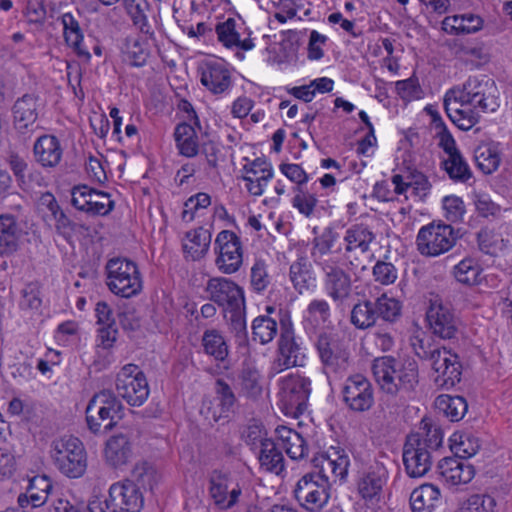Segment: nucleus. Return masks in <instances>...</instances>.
<instances>
[{
  "label": "nucleus",
  "mask_w": 512,
  "mask_h": 512,
  "mask_svg": "<svg viewBox=\"0 0 512 512\" xmlns=\"http://www.w3.org/2000/svg\"><path fill=\"white\" fill-rule=\"evenodd\" d=\"M246 305L243 303L238 308H232L225 312L229 314L228 325L231 333L235 336L238 345H245L248 340V332L245 319Z\"/></svg>",
  "instance_id": "obj_48"
},
{
  "label": "nucleus",
  "mask_w": 512,
  "mask_h": 512,
  "mask_svg": "<svg viewBox=\"0 0 512 512\" xmlns=\"http://www.w3.org/2000/svg\"><path fill=\"white\" fill-rule=\"evenodd\" d=\"M38 96L24 94L18 98L12 108L14 127L21 134L32 131V127L38 119Z\"/></svg>",
  "instance_id": "obj_28"
},
{
  "label": "nucleus",
  "mask_w": 512,
  "mask_h": 512,
  "mask_svg": "<svg viewBox=\"0 0 512 512\" xmlns=\"http://www.w3.org/2000/svg\"><path fill=\"white\" fill-rule=\"evenodd\" d=\"M11 212L0 214V255L10 256L18 251L22 238V228L18 222L23 206L15 204Z\"/></svg>",
  "instance_id": "obj_22"
},
{
  "label": "nucleus",
  "mask_w": 512,
  "mask_h": 512,
  "mask_svg": "<svg viewBox=\"0 0 512 512\" xmlns=\"http://www.w3.org/2000/svg\"><path fill=\"white\" fill-rule=\"evenodd\" d=\"M441 166L454 182L466 183L472 177V171L461 152L448 156Z\"/></svg>",
  "instance_id": "obj_44"
},
{
  "label": "nucleus",
  "mask_w": 512,
  "mask_h": 512,
  "mask_svg": "<svg viewBox=\"0 0 512 512\" xmlns=\"http://www.w3.org/2000/svg\"><path fill=\"white\" fill-rule=\"evenodd\" d=\"M260 468L280 475L285 470V460L277 444L269 438L261 439L258 453Z\"/></svg>",
  "instance_id": "obj_36"
},
{
  "label": "nucleus",
  "mask_w": 512,
  "mask_h": 512,
  "mask_svg": "<svg viewBox=\"0 0 512 512\" xmlns=\"http://www.w3.org/2000/svg\"><path fill=\"white\" fill-rule=\"evenodd\" d=\"M388 479V471L383 463L374 462L358 477L357 491L366 502H378Z\"/></svg>",
  "instance_id": "obj_23"
},
{
  "label": "nucleus",
  "mask_w": 512,
  "mask_h": 512,
  "mask_svg": "<svg viewBox=\"0 0 512 512\" xmlns=\"http://www.w3.org/2000/svg\"><path fill=\"white\" fill-rule=\"evenodd\" d=\"M374 303L377 318L388 322H394L401 314V304L398 300L382 294Z\"/></svg>",
  "instance_id": "obj_52"
},
{
  "label": "nucleus",
  "mask_w": 512,
  "mask_h": 512,
  "mask_svg": "<svg viewBox=\"0 0 512 512\" xmlns=\"http://www.w3.org/2000/svg\"><path fill=\"white\" fill-rule=\"evenodd\" d=\"M214 32L219 43L227 49L249 51L255 46L251 38L252 32L240 15L219 21Z\"/></svg>",
  "instance_id": "obj_15"
},
{
  "label": "nucleus",
  "mask_w": 512,
  "mask_h": 512,
  "mask_svg": "<svg viewBox=\"0 0 512 512\" xmlns=\"http://www.w3.org/2000/svg\"><path fill=\"white\" fill-rule=\"evenodd\" d=\"M304 360L305 353L295 337L290 318H282L276 356L269 367L268 376L275 377L286 369L303 366Z\"/></svg>",
  "instance_id": "obj_7"
},
{
  "label": "nucleus",
  "mask_w": 512,
  "mask_h": 512,
  "mask_svg": "<svg viewBox=\"0 0 512 512\" xmlns=\"http://www.w3.org/2000/svg\"><path fill=\"white\" fill-rule=\"evenodd\" d=\"M500 145L496 142L480 144L474 152L478 168L485 174L496 171L501 163Z\"/></svg>",
  "instance_id": "obj_41"
},
{
  "label": "nucleus",
  "mask_w": 512,
  "mask_h": 512,
  "mask_svg": "<svg viewBox=\"0 0 512 512\" xmlns=\"http://www.w3.org/2000/svg\"><path fill=\"white\" fill-rule=\"evenodd\" d=\"M50 457L58 471L68 478L83 476L87 468V454L83 443L76 437L64 436L50 446Z\"/></svg>",
  "instance_id": "obj_6"
},
{
  "label": "nucleus",
  "mask_w": 512,
  "mask_h": 512,
  "mask_svg": "<svg viewBox=\"0 0 512 512\" xmlns=\"http://www.w3.org/2000/svg\"><path fill=\"white\" fill-rule=\"evenodd\" d=\"M205 292L208 299L224 311L238 308L245 303L244 290L236 282L225 277H213L207 281Z\"/></svg>",
  "instance_id": "obj_18"
},
{
  "label": "nucleus",
  "mask_w": 512,
  "mask_h": 512,
  "mask_svg": "<svg viewBox=\"0 0 512 512\" xmlns=\"http://www.w3.org/2000/svg\"><path fill=\"white\" fill-rule=\"evenodd\" d=\"M116 391L131 406H141L149 396L144 373L135 364H127L116 377Z\"/></svg>",
  "instance_id": "obj_13"
},
{
  "label": "nucleus",
  "mask_w": 512,
  "mask_h": 512,
  "mask_svg": "<svg viewBox=\"0 0 512 512\" xmlns=\"http://www.w3.org/2000/svg\"><path fill=\"white\" fill-rule=\"evenodd\" d=\"M436 408L452 422L461 420L467 412L468 404L461 396L439 395L435 400Z\"/></svg>",
  "instance_id": "obj_42"
},
{
  "label": "nucleus",
  "mask_w": 512,
  "mask_h": 512,
  "mask_svg": "<svg viewBox=\"0 0 512 512\" xmlns=\"http://www.w3.org/2000/svg\"><path fill=\"white\" fill-rule=\"evenodd\" d=\"M115 206L111 195L107 192L95 190L93 197L89 198V204L86 213L91 215L106 216Z\"/></svg>",
  "instance_id": "obj_54"
},
{
  "label": "nucleus",
  "mask_w": 512,
  "mask_h": 512,
  "mask_svg": "<svg viewBox=\"0 0 512 512\" xmlns=\"http://www.w3.org/2000/svg\"><path fill=\"white\" fill-rule=\"evenodd\" d=\"M311 393V381L299 374H289L280 380V396L285 408L302 414Z\"/></svg>",
  "instance_id": "obj_17"
},
{
  "label": "nucleus",
  "mask_w": 512,
  "mask_h": 512,
  "mask_svg": "<svg viewBox=\"0 0 512 512\" xmlns=\"http://www.w3.org/2000/svg\"><path fill=\"white\" fill-rule=\"evenodd\" d=\"M313 463L314 467L318 469V473L332 483L337 479L344 480L346 478L350 459L344 448L331 446L328 450L319 453L313 459Z\"/></svg>",
  "instance_id": "obj_19"
},
{
  "label": "nucleus",
  "mask_w": 512,
  "mask_h": 512,
  "mask_svg": "<svg viewBox=\"0 0 512 512\" xmlns=\"http://www.w3.org/2000/svg\"><path fill=\"white\" fill-rule=\"evenodd\" d=\"M144 498L139 487L129 480L112 484L108 498L95 497L89 501L90 512H140Z\"/></svg>",
  "instance_id": "obj_5"
},
{
  "label": "nucleus",
  "mask_w": 512,
  "mask_h": 512,
  "mask_svg": "<svg viewBox=\"0 0 512 512\" xmlns=\"http://www.w3.org/2000/svg\"><path fill=\"white\" fill-rule=\"evenodd\" d=\"M375 240V234L365 224L350 226L344 236L345 253L350 258L352 253L365 254L370 249V244Z\"/></svg>",
  "instance_id": "obj_35"
},
{
  "label": "nucleus",
  "mask_w": 512,
  "mask_h": 512,
  "mask_svg": "<svg viewBox=\"0 0 512 512\" xmlns=\"http://www.w3.org/2000/svg\"><path fill=\"white\" fill-rule=\"evenodd\" d=\"M415 354L430 363L435 385L444 390L453 388L461 380L462 365L458 355L445 347L432 344L430 339L420 334L411 337Z\"/></svg>",
  "instance_id": "obj_4"
},
{
  "label": "nucleus",
  "mask_w": 512,
  "mask_h": 512,
  "mask_svg": "<svg viewBox=\"0 0 512 512\" xmlns=\"http://www.w3.org/2000/svg\"><path fill=\"white\" fill-rule=\"evenodd\" d=\"M294 193L295 195L292 199V206L306 218L314 216L315 208L318 203V199L315 194L305 190L303 186H296L294 188Z\"/></svg>",
  "instance_id": "obj_51"
},
{
  "label": "nucleus",
  "mask_w": 512,
  "mask_h": 512,
  "mask_svg": "<svg viewBox=\"0 0 512 512\" xmlns=\"http://www.w3.org/2000/svg\"><path fill=\"white\" fill-rule=\"evenodd\" d=\"M271 283L267 265L263 260H257L250 270V284L254 292L263 293Z\"/></svg>",
  "instance_id": "obj_55"
},
{
  "label": "nucleus",
  "mask_w": 512,
  "mask_h": 512,
  "mask_svg": "<svg viewBox=\"0 0 512 512\" xmlns=\"http://www.w3.org/2000/svg\"><path fill=\"white\" fill-rule=\"evenodd\" d=\"M437 472L442 481L451 486L467 484L475 475V469L471 464L455 457L440 460Z\"/></svg>",
  "instance_id": "obj_27"
},
{
  "label": "nucleus",
  "mask_w": 512,
  "mask_h": 512,
  "mask_svg": "<svg viewBox=\"0 0 512 512\" xmlns=\"http://www.w3.org/2000/svg\"><path fill=\"white\" fill-rule=\"evenodd\" d=\"M326 294L334 302H343L349 298L352 290L350 275L343 270L339 263L321 269Z\"/></svg>",
  "instance_id": "obj_24"
},
{
  "label": "nucleus",
  "mask_w": 512,
  "mask_h": 512,
  "mask_svg": "<svg viewBox=\"0 0 512 512\" xmlns=\"http://www.w3.org/2000/svg\"><path fill=\"white\" fill-rule=\"evenodd\" d=\"M439 500L440 490L431 483L419 486L410 495V505L413 512H433Z\"/></svg>",
  "instance_id": "obj_40"
},
{
  "label": "nucleus",
  "mask_w": 512,
  "mask_h": 512,
  "mask_svg": "<svg viewBox=\"0 0 512 512\" xmlns=\"http://www.w3.org/2000/svg\"><path fill=\"white\" fill-rule=\"evenodd\" d=\"M201 83L212 93L221 94L231 86V75L221 62L209 61L202 66Z\"/></svg>",
  "instance_id": "obj_31"
},
{
  "label": "nucleus",
  "mask_w": 512,
  "mask_h": 512,
  "mask_svg": "<svg viewBox=\"0 0 512 512\" xmlns=\"http://www.w3.org/2000/svg\"><path fill=\"white\" fill-rule=\"evenodd\" d=\"M496 500L488 494L471 495L463 504V512H494Z\"/></svg>",
  "instance_id": "obj_57"
},
{
  "label": "nucleus",
  "mask_w": 512,
  "mask_h": 512,
  "mask_svg": "<svg viewBox=\"0 0 512 512\" xmlns=\"http://www.w3.org/2000/svg\"><path fill=\"white\" fill-rule=\"evenodd\" d=\"M426 319L432 333L441 339H452L458 331L452 310L438 296L430 299Z\"/></svg>",
  "instance_id": "obj_21"
},
{
  "label": "nucleus",
  "mask_w": 512,
  "mask_h": 512,
  "mask_svg": "<svg viewBox=\"0 0 512 512\" xmlns=\"http://www.w3.org/2000/svg\"><path fill=\"white\" fill-rule=\"evenodd\" d=\"M495 90L490 79L468 78L462 88H452L445 93L443 105L447 116L459 129H471L483 113L494 112L499 107Z\"/></svg>",
  "instance_id": "obj_1"
},
{
  "label": "nucleus",
  "mask_w": 512,
  "mask_h": 512,
  "mask_svg": "<svg viewBox=\"0 0 512 512\" xmlns=\"http://www.w3.org/2000/svg\"><path fill=\"white\" fill-rule=\"evenodd\" d=\"M211 204V198L208 194L200 192L196 195L191 196L184 203V210L182 212V219L184 221H192L194 219V213L198 209L207 208Z\"/></svg>",
  "instance_id": "obj_59"
},
{
  "label": "nucleus",
  "mask_w": 512,
  "mask_h": 512,
  "mask_svg": "<svg viewBox=\"0 0 512 512\" xmlns=\"http://www.w3.org/2000/svg\"><path fill=\"white\" fill-rule=\"evenodd\" d=\"M149 3L148 1H144L132 9L127 10V14L130 16L133 25L137 27L141 33L146 35H152L153 30L151 25L149 24L147 12L149 11Z\"/></svg>",
  "instance_id": "obj_58"
},
{
  "label": "nucleus",
  "mask_w": 512,
  "mask_h": 512,
  "mask_svg": "<svg viewBox=\"0 0 512 512\" xmlns=\"http://www.w3.org/2000/svg\"><path fill=\"white\" fill-rule=\"evenodd\" d=\"M450 22H459L458 25H453L450 34H471L476 33L483 27V19L474 14H463L446 17L442 24L447 25Z\"/></svg>",
  "instance_id": "obj_46"
},
{
  "label": "nucleus",
  "mask_w": 512,
  "mask_h": 512,
  "mask_svg": "<svg viewBox=\"0 0 512 512\" xmlns=\"http://www.w3.org/2000/svg\"><path fill=\"white\" fill-rule=\"evenodd\" d=\"M454 228L447 224L431 223L423 226L416 236L419 253L426 257H436L449 251L456 244Z\"/></svg>",
  "instance_id": "obj_11"
},
{
  "label": "nucleus",
  "mask_w": 512,
  "mask_h": 512,
  "mask_svg": "<svg viewBox=\"0 0 512 512\" xmlns=\"http://www.w3.org/2000/svg\"><path fill=\"white\" fill-rule=\"evenodd\" d=\"M289 279L294 289L303 294L316 287V276L312 265L305 256H300L290 265Z\"/></svg>",
  "instance_id": "obj_34"
},
{
  "label": "nucleus",
  "mask_w": 512,
  "mask_h": 512,
  "mask_svg": "<svg viewBox=\"0 0 512 512\" xmlns=\"http://www.w3.org/2000/svg\"><path fill=\"white\" fill-rule=\"evenodd\" d=\"M372 373L380 389L391 396L406 401L419 383L418 365L415 360L398 362L391 356L376 358Z\"/></svg>",
  "instance_id": "obj_3"
},
{
  "label": "nucleus",
  "mask_w": 512,
  "mask_h": 512,
  "mask_svg": "<svg viewBox=\"0 0 512 512\" xmlns=\"http://www.w3.org/2000/svg\"><path fill=\"white\" fill-rule=\"evenodd\" d=\"M208 482L209 496L219 509L229 510L237 504L245 503L241 486L234 483L227 473L214 470Z\"/></svg>",
  "instance_id": "obj_16"
},
{
  "label": "nucleus",
  "mask_w": 512,
  "mask_h": 512,
  "mask_svg": "<svg viewBox=\"0 0 512 512\" xmlns=\"http://www.w3.org/2000/svg\"><path fill=\"white\" fill-rule=\"evenodd\" d=\"M422 431L406 437L402 459L406 474L411 478L426 475L432 467L435 454L443 448V431L433 423L422 421Z\"/></svg>",
  "instance_id": "obj_2"
},
{
  "label": "nucleus",
  "mask_w": 512,
  "mask_h": 512,
  "mask_svg": "<svg viewBox=\"0 0 512 512\" xmlns=\"http://www.w3.org/2000/svg\"><path fill=\"white\" fill-rule=\"evenodd\" d=\"M279 445L292 460H301L308 455L305 439L295 430L279 426L275 430Z\"/></svg>",
  "instance_id": "obj_38"
},
{
  "label": "nucleus",
  "mask_w": 512,
  "mask_h": 512,
  "mask_svg": "<svg viewBox=\"0 0 512 512\" xmlns=\"http://www.w3.org/2000/svg\"><path fill=\"white\" fill-rule=\"evenodd\" d=\"M325 374L341 377L349 367V352L336 334L321 332L315 343Z\"/></svg>",
  "instance_id": "obj_9"
},
{
  "label": "nucleus",
  "mask_w": 512,
  "mask_h": 512,
  "mask_svg": "<svg viewBox=\"0 0 512 512\" xmlns=\"http://www.w3.org/2000/svg\"><path fill=\"white\" fill-rule=\"evenodd\" d=\"M450 440L452 449L461 458H469L475 455L480 448L478 439L469 433H454Z\"/></svg>",
  "instance_id": "obj_50"
},
{
  "label": "nucleus",
  "mask_w": 512,
  "mask_h": 512,
  "mask_svg": "<svg viewBox=\"0 0 512 512\" xmlns=\"http://www.w3.org/2000/svg\"><path fill=\"white\" fill-rule=\"evenodd\" d=\"M243 170L245 175L242 179L246 182L247 191L253 196H261L274 175L271 164L259 157L244 165Z\"/></svg>",
  "instance_id": "obj_26"
},
{
  "label": "nucleus",
  "mask_w": 512,
  "mask_h": 512,
  "mask_svg": "<svg viewBox=\"0 0 512 512\" xmlns=\"http://www.w3.org/2000/svg\"><path fill=\"white\" fill-rule=\"evenodd\" d=\"M240 385L242 392L249 398H256L262 393L261 376L259 371L252 366H244L241 370Z\"/></svg>",
  "instance_id": "obj_49"
},
{
  "label": "nucleus",
  "mask_w": 512,
  "mask_h": 512,
  "mask_svg": "<svg viewBox=\"0 0 512 512\" xmlns=\"http://www.w3.org/2000/svg\"><path fill=\"white\" fill-rule=\"evenodd\" d=\"M373 276L375 281L389 285L397 279V269L392 263L378 261L373 267Z\"/></svg>",
  "instance_id": "obj_64"
},
{
  "label": "nucleus",
  "mask_w": 512,
  "mask_h": 512,
  "mask_svg": "<svg viewBox=\"0 0 512 512\" xmlns=\"http://www.w3.org/2000/svg\"><path fill=\"white\" fill-rule=\"evenodd\" d=\"M201 348L205 355L217 363H226L229 356V346L223 333L216 329H206L201 337Z\"/></svg>",
  "instance_id": "obj_37"
},
{
  "label": "nucleus",
  "mask_w": 512,
  "mask_h": 512,
  "mask_svg": "<svg viewBox=\"0 0 512 512\" xmlns=\"http://www.w3.org/2000/svg\"><path fill=\"white\" fill-rule=\"evenodd\" d=\"M500 241V235L493 229L485 227L477 233L478 247L485 254H493Z\"/></svg>",
  "instance_id": "obj_61"
},
{
  "label": "nucleus",
  "mask_w": 512,
  "mask_h": 512,
  "mask_svg": "<svg viewBox=\"0 0 512 512\" xmlns=\"http://www.w3.org/2000/svg\"><path fill=\"white\" fill-rule=\"evenodd\" d=\"M211 238V232L204 227L186 232L182 245L185 257L192 261H198L205 257L209 251Z\"/></svg>",
  "instance_id": "obj_32"
},
{
  "label": "nucleus",
  "mask_w": 512,
  "mask_h": 512,
  "mask_svg": "<svg viewBox=\"0 0 512 512\" xmlns=\"http://www.w3.org/2000/svg\"><path fill=\"white\" fill-rule=\"evenodd\" d=\"M128 480L133 481L139 490L152 489L157 481V472L148 462L137 463L131 472V479Z\"/></svg>",
  "instance_id": "obj_53"
},
{
  "label": "nucleus",
  "mask_w": 512,
  "mask_h": 512,
  "mask_svg": "<svg viewBox=\"0 0 512 512\" xmlns=\"http://www.w3.org/2000/svg\"><path fill=\"white\" fill-rule=\"evenodd\" d=\"M474 206L478 216L483 218L496 217L500 213V206L484 194L474 195Z\"/></svg>",
  "instance_id": "obj_63"
},
{
  "label": "nucleus",
  "mask_w": 512,
  "mask_h": 512,
  "mask_svg": "<svg viewBox=\"0 0 512 512\" xmlns=\"http://www.w3.org/2000/svg\"><path fill=\"white\" fill-rule=\"evenodd\" d=\"M104 456L106 462L114 468L126 465L133 456L132 444L128 436L118 434L106 442Z\"/></svg>",
  "instance_id": "obj_33"
},
{
  "label": "nucleus",
  "mask_w": 512,
  "mask_h": 512,
  "mask_svg": "<svg viewBox=\"0 0 512 512\" xmlns=\"http://www.w3.org/2000/svg\"><path fill=\"white\" fill-rule=\"evenodd\" d=\"M217 254L215 265L223 274L237 272L243 262V251L240 238L230 230H222L214 241Z\"/></svg>",
  "instance_id": "obj_14"
},
{
  "label": "nucleus",
  "mask_w": 512,
  "mask_h": 512,
  "mask_svg": "<svg viewBox=\"0 0 512 512\" xmlns=\"http://www.w3.org/2000/svg\"><path fill=\"white\" fill-rule=\"evenodd\" d=\"M253 340L265 345L270 343L278 332L277 322L266 315L256 317L252 322Z\"/></svg>",
  "instance_id": "obj_45"
},
{
  "label": "nucleus",
  "mask_w": 512,
  "mask_h": 512,
  "mask_svg": "<svg viewBox=\"0 0 512 512\" xmlns=\"http://www.w3.org/2000/svg\"><path fill=\"white\" fill-rule=\"evenodd\" d=\"M107 286L117 296L130 298L142 290V279L137 265L126 258H113L106 264Z\"/></svg>",
  "instance_id": "obj_8"
},
{
  "label": "nucleus",
  "mask_w": 512,
  "mask_h": 512,
  "mask_svg": "<svg viewBox=\"0 0 512 512\" xmlns=\"http://www.w3.org/2000/svg\"><path fill=\"white\" fill-rule=\"evenodd\" d=\"M51 488L52 484L48 477H33L27 492L18 497V512H44L41 506L46 503Z\"/></svg>",
  "instance_id": "obj_25"
},
{
  "label": "nucleus",
  "mask_w": 512,
  "mask_h": 512,
  "mask_svg": "<svg viewBox=\"0 0 512 512\" xmlns=\"http://www.w3.org/2000/svg\"><path fill=\"white\" fill-rule=\"evenodd\" d=\"M452 273L459 283L472 286L480 282L482 267L476 259L466 257L453 267Z\"/></svg>",
  "instance_id": "obj_43"
},
{
  "label": "nucleus",
  "mask_w": 512,
  "mask_h": 512,
  "mask_svg": "<svg viewBox=\"0 0 512 512\" xmlns=\"http://www.w3.org/2000/svg\"><path fill=\"white\" fill-rule=\"evenodd\" d=\"M215 399L224 411L233 413L237 403V398L231 386L223 379H217L215 382Z\"/></svg>",
  "instance_id": "obj_56"
},
{
  "label": "nucleus",
  "mask_w": 512,
  "mask_h": 512,
  "mask_svg": "<svg viewBox=\"0 0 512 512\" xmlns=\"http://www.w3.org/2000/svg\"><path fill=\"white\" fill-rule=\"evenodd\" d=\"M443 208L446 211V218L451 222H459L465 214V205L458 196H446L443 199Z\"/></svg>",
  "instance_id": "obj_62"
},
{
  "label": "nucleus",
  "mask_w": 512,
  "mask_h": 512,
  "mask_svg": "<svg viewBox=\"0 0 512 512\" xmlns=\"http://www.w3.org/2000/svg\"><path fill=\"white\" fill-rule=\"evenodd\" d=\"M374 303L366 300L353 306L350 316L351 323L358 329H367L376 323Z\"/></svg>",
  "instance_id": "obj_47"
},
{
  "label": "nucleus",
  "mask_w": 512,
  "mask_h": 512,
  "mask_svg": "<svg viewBox=\"0 0 512 512\" xmlns=\"http://www.w3.org/2000/svg\"><path fill=\"white\" fill-rule=\"evenodd\" d=\"M33 153L37 163L44 168L56 167L63 156V148L54 135H42L34 143Z\"/></svg>",
  "instance_id": "obj_30"
},
{
  "label": "nucleus",
  "mask_w": 512,
  "mask_h": 512,
  "mask_svg": "<svg viewBox=\"0 0 512 512\" xmlns=\"http://www.w3.org/2000/svg\"><path fill=\"white\" fill-rule=\"evenodd\" d=\"M307 314L310 320L318 324H325L331 317L330 305L324 299H314L308 304Z\"/></svg>",
  "instance_id": "obj_60"
},
{
  "label": "nucleus",
  "mask_w": 512,
  "mask_h": 512,
  "mask_svg": "<svg viewBox=\"0 0 512 512\" xmlns=\"http://www.w3.org/2000/svg\"><path fill=\"white\" fill-rule=\"evenodd\" d=\"M338 238V233L334 229L328 227L320 236L313 239L311 258L320 269H325L328 266L339 263L338 257L332 252V248Z\"/></svg>",
  "instance_id": "obj_29"
},
{
  "label": "nucleus",
  "mask_w": 512,
  "mask_h": 512,
  "mask_svg": "<svg viewBox=\"0 0 512 512\" xmlns=\"http://www.w3.org/2000/svg\"><path fill=\"white\" fill-rule=\"evenodd\" d=\"M331 483L318 472L303 475L294 488L297 502L310 512L320 511L330 498Z\"/></svg>",
  "instance_id": "obj_10"
},
{
  "label": "nucleus",
  "mask_w": 512,
  "mask_h": 512,
  "mask_svg": "<svg viewBox=\"0 0 512 512\" xmlns=\"http://www.w3.org/2000/svg\"><path fill=\"white\" fill-rule=\"evenodd\" d=\"M63 35L66 44L71 47L78 56L90 58V53L83 47L84 35L78 20L71 13H64L61 16Z\"/></svg>",
  "instance_id": "obj_39"
},
{
  "label": "nucleus",
  "mask_w": 512,
  "mask_h": 512,
  "mask_svg": "<svg viewBox=\"0 0 512 512\" xmlns=\"http://www.w3.org/2000/svg\"><path fill=\"white\" fill-rule=\"evenodd\" d=\"M121 408L116 396L103 390L95 394L86 407V421L89 429L97 434L106 432L114 426V415Z\"/></svg>",
  "instance_id": "obj_12"
},
{
  "label": "nucleus",
  "mask_w": 512,
  "mask_h": 512,
  "mask_svg": "<svg viewBox=\"0 0 512 512\" xmlns=\"http://www.w3.org/2000/svg\"><path fill=\"white\" fill-rule=\"evenodd\" d=\"M342 395L344 403L355 412L367 411L374 403L372 385L361 374H355L346 379Z\"/></svg>",
  "instance_id": "obj_20"
}]
</instances>
